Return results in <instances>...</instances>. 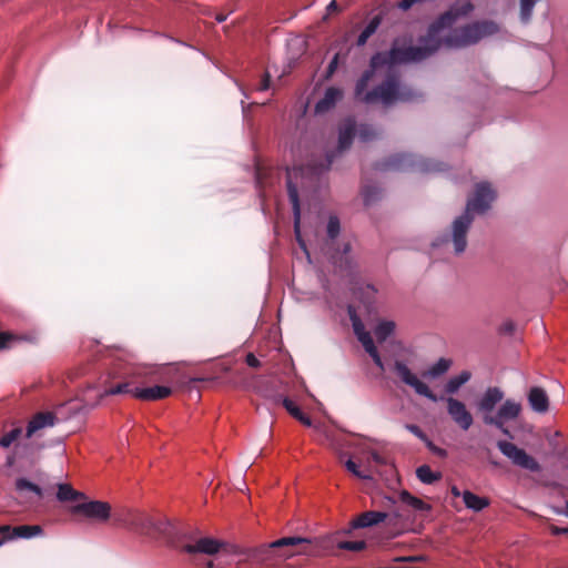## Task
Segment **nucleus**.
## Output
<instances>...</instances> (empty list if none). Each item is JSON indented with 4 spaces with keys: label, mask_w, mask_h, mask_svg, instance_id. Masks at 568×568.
Masks as SVG:
<instances>
[{
    "label": "nucleus",
    "mask_w": 568,
    "mask_h": 568,
    "mask_svg": "<svg viewBox=\"0 0 568 568\" xmlns=\"http://www.w3.org/2000/svg\"><path fill=\"white\" fill-rule=\"evenodd\" d=\"M471 10L473 4L466 2L459 9H450L442 13L428 27L427 34L420 38L419 41L422 45H406L407 42H412V39H394L388 51L377 52L372 57L373 67H393L427 59L434 54L443 43L439 32L452 27L459 17L468 14Z\"/></svg>",
    "instance_id": "nucleus-1"
},
{
    "label": "nucleus",
    "mask_w": 568,
    "mask_h": 568,
    "mask_svg": "<svg viewBox=\"0 0 568 568\" xmlns=\"http://www.w3.org/2000/svg\"><path fill=\"white\" fill-rule=\"evenodd\" d=\"M381 67H373L369 61V69L365 70L355 85V99L366 104L381 102L384 105H390L397 101L408 102L417 98V93L409 87L402 84L399 75L389 71L385 80L373 90L366 91L372 81L375 71Z\"/></svg>",
    "instance_id": "nucleus-2"
},
{
    "label": "nucleus",
    "mask_w": 568,
    "mask_h": 568,
    "mask_svg": "<svg viewBox=\"0 0 568 568\" xmlns=\"http://www.w3.org/2000/svg\"><path fill=\"white\" fill-rule=\"evenodd\" d=\"M334 156V153H327L325 160L321 163L312 161L305 165L294 166L293 169H287L286 171L287 194L292 204L294 217V233L301 246H304V244L301 240V205L297 180H310L311 182L316 181L323 172L331 168Z\"/></svg>",
    "instance_id": "nucleus-3"
},
{
    "label": "nucleus",
    "mask_w": 568,
    "mask_h": 568,
    "mask_svg": "<svg viewBox=\"0 0 568 568\" xmlns=\"http://www.w3.org/2000/svg\"><path fill=\"white\" fill-rule=\"evenodd\" d=\"M170 547L189 555H215L223 547V542L211 537H203L197 528L176 525Z\"/></svg>",
    "instance_id": "nucleus-4"
},
{
    "label": "nucleus",
    "mask_w": 568,
    "mask_h": 568,
    "mask_svg": "<svg viewBox=\"0 0 568 568\" xmlns=\"http://www.w3.org/2000/svg\"><path fill=\"white\" fill-rule=\"evenodd\" d=\"M339 232L341 223L338 217L335 215L329 216L322 252L329 258L335 267L341 271L352 272L355 267V261L351 255L352 245L349 242H343L341 246L337 245Z\"/></svg>",
    "instance_id": "nucleus-5"
},
{
    "label": "nucleus",
    "mask_w": 568,
    "mask_h": 568,
    "mask_svg": "<svg viewBox=\"0 0 568 568\" xmlns=\"http://www.w3.org/2000/svg\"><path fill=\"white\" fill-rule=\"evenodd\" d=\"M176 524L165 517H154L136 509L131 531L150 538H161L170 546Z\"/></svg>",
    "instance_id": "nucleus-6"
},
{
    "label": "nucleus",
    "mask_w": 568,
    "mask_h": 568,
    "mask_svg": "<svg viewBox=\"0 0 568 568\" xmlns=\"http://www.w3.org/2000/svg\"><path fill=\"white\" fill-rule=\"evenodd\" d=\"M376 169L381 171H420L438 172L444 171V164L428 159H418L415 155L399 153L394 154L385 161L377 163Z\"/></svg>",
    "instance_id": "nucleus-7"
},
{
    "label": "nucleus",
    "mask_w": 568,
    "mask_h": 568,
    "mask_svg": "<svg viewBox=\"0 0 568 568\" xmlns=\"http://www.w3.org/2000/svg\"><path fill=\"white\" fill-rule=\"evenodd\" d=\"M497 27L494 22H475L454 29L444 40L450 48H464L477 43L486 36L493 34Z\"/></svg>",
    "instance_id": "nucleus-8"
},
{
    "label": "nucleus",
    "mask_w": 568,
    "mask_h": 568,
    "mask_svg": "<svg viewBox=\"0 0 568 568\" xmlns=\"http://www.w3.org/2000/svg\"><path fill=\"white\" fill-rule=\"evenodd\" d=\"M474 222V216L463 213L450 224L449 231L438 237L433 246L450 245L455 255H462L468 245V232Z\"/></svg>",
    "instance_id": "nucleus-9"
},
{
    "label": "nucleus",
    "mask_w": 568,
    "mask_h": 568,
    "mask_svg": "<svg viewBox=\"0 0 568 568\" xmlns=\"http://www.w3.org/2000/svg\"><path fill=\"white\" fill-rule=\"evenodd\" d=\"M303 542H308V540L301 537H284L257 548L254 558L262 562L274 564L275 557H288L294 555L292 548Z\"/></svg>",
    "instance_id": "nucleus-10"
},
{
    "label": "nucleus",
    "mask_w": 568,
    "mask_h": 568,
    "mask_svg": "<svg viewBox=\"0 0 568 568\" xmlns=\"http://www.w3.org/2000/svg\"><path fill=\"white\" fill-rule=\"evenodd\" d=\"M356 133V123L354 119L348 118L339 125L337 152H343L351 148ZM358 138L363 142H368L377 138L378 133L369 124H361L357 129Z\"/></svg>",
    "instance_id": "nucleus-11"
},
{
    "label": "nucleus",
    "mask_w": 568,
    "mask_h": 568,
    "mask_svg": "<svg viewBox=\"0 0 568 568\" xmlns=\"http://www.w3.org/2000/svg\"><path fill=\"white\" fill-rule=\"evenodd\" d=\"M496 200V191L488 182H479L475 185L474 194L467 200L465 211L468 216H474L475 213H486L491 203Z\"/></svg>",
    "instance_id": "nucleus-12"
},
{
    "label": "nucleus",
    "mask_w": 568,
    "mask_h": 568,
    "mask_svg": "<svg viewBox=\"0 0 568 568\" xmlns=\"http://www.w3.org/2000/svg\"><path fill=\"white\" fill-rule=\"evenodd\" d=\"M71 513L74 515H81L84 518L98 524H105L111 519L112 507L106 501L88 500L85 497V499L75 504L71 508Z\"/></svg>",
    "instance_id": "nucleus-13"
},
{
    "label": "nucleus",
    "mask_w": 568,
    "mask_h": 568,
    "mask_svg": "<svg viewBox=\"0 0 568 568\" xmlns=\"http://www.w3.org/2000/svg\"><path fill=\"white\" fill-rule=\"evenodd\" d=\"M521 413V404L513 399H506L498 408L494 416L485 418V425L494 426L499 429L505 436L513 439L514 435L505 426L506 422L514 420L519 417Z\"/></svg>",
    "instance_id": "nucleus-14"
},
{
    "label": "nucleus",
    "mask_w": 568,
    "mask_h": 568,
    "mask_svg": "<svg viewBox=\"0 0 568 568\" xmlns=\"http://www.w3.org/2000/svg\"><path fill=\"white\" fill-rule=\"evenodd\" d=\"M497 447L500 453L506 456L515 466L532 473L540 471V464L532 456L526 453L525 449L519 448L514 443L507 440H498Z\"/></svg>",
    "instance_id": "nucleus-15"
},
{
    "label": "nucleus",
    "mask_w": 568,
    "mask_h": 568,
    "mask_svg": "<svg viewBox=\"0 0 568 568\" xmlns=\"http://www.w3.org/2000/svg\"><path fill=\"white\" fill-rule=\"evenodd\" d=\"M393 372L403 384L412 387L416 394L432 402L438 400V397L430 390L428 385L422 382L403 361L396 359L394 362Z\"/></svg>",
    "instance_id": "nucleus-16"
},
{
    "label": "nucleus",
    "mask_w": 568,
    "mask_h": 568,
    "mask_svg": "<svg viewBox=\"0 0 568 568\" xmlns=\"http://www.w3.org/2000/svg\"><path fill=\"white\" fill-rule=\"evenodd\" d=\"M505 393L496 386L488 387L476 403L477 413L480 415L483 423L488 416H494L496 406L503 402Z\"/></svg>",
    "instance_id": "nucleus-17"
},
{
    "label": "nucleus",
    "mask_w": 568,
    "mask_h": 568,
    "mask_svg": "<svg viewBox=\"0 0 568 568\" xmlns=\"http://www.w3.org/2000/svg\"><path fill=\"white\" fill-rule=\"evenodd\" d=\"M445 400L447 404V413L454 423L463 430H468L474 423V418L465 403L452 396L447 397Z\"/></svg>",
    "instance_id": "nucleus-18"
},
{
    "label": "nucleus",
    "mask_w": 568,
    "mask_h": 568,
    "mask_svg": "<svg viewBox=\"0 0 568 568\" xmlns=\"http://www.w3.org/2000/svg\"><path fill=\"white\" fill-rule=\"evenodd\" d=\"M57 422V416L52 412H40L33 415V417L29 420L26 437L31 438L39 430L54 426Z\"/></svg>",
    "instance_id": "nucleus-19"
},
{
    "label": "nucleus",
    "mask_w": 568,
    "mask_h": 568,
    "mask_svg": "<svg viewBox=\"0 0 568 568\" xmlns=\"http://www.w3.org/2000/svg\"><path fill=\"white\" fill-rule=\"evenodd\" d=\"M527 399L530 408L539 414H544L549 409V397L546 390L541 387L534 386L527 394Z\"/></svg>",
    "instance_id": "nucleus-20"
},
{
    "label": "nucleus",
    "mask_w": 568,
    "mask_h": 568,
    "mask_svg": "<svg viewBox=\"0 0 568 568\" xmlns=\"http://www.w3.org/2000/svg\"><path fill=\"white\" fill-rule=\"evenodd\" d=\"M172 394V389L168 386H152L146 388L135 387L133 397L142 400H158L169 397Z\"/></svg>",
    "instance_id": "nucleus-21"
},
{
    "label": "nucleus",
    "mask_w": 568,
    "mask_h": 568,
    "mask_svg": "<svg viewBox=\"0 0 568 568\" xmlns=\"http://www.w3.org/2000/svg\"><path fill=\"white\" fill-rule=\"evenodd\" d=\"M387 513L384 511H365L352 520V528H366L377 525L387 518Z\"/></svg>",
    "instance_id": "nucleus-22"
},
{
    "label": "nucleus",
    "mask_w": 568,
    "mask_h": 568,
    "mask_svg": "<svg viewBox=\"0 0 568 568\" xmlns=\"http://www.w3.org/2000/svg\"><path fill=\"white\" fill-rule=\"evenodd\" d=\"M136 509L133 508H116L112 511V524L119 528H125L131 531Z\"/></svg>",
    "instance_id": "nucleus-23"
},
{
    "label": "nucleus",
    "mask_w": 568,
    "mask_h": 568,
    "mask_svg": "<svg viewBox=\"0 0 568 568\" xmlns=\"http://www.w3.org/2000/svg\"><path fill=\"white\" fill-rule=\"evenodd\" d=\"M343 97V91L338 88L331 87L326 89L324 97L316 103V113H324L335 106L336 102Z\"/></svg>",
    "instance_id": "nucleus-24"
},
{
    "label": "nucleus",
    "mask_w": 568,
    "mask_h": 568,
    "mask_svg": "<svg viewBox=\"0 0 568 568\" xmlns=\"http://www.w3.org/2000/svg\"><path fill=\"white\" fill-rule=\"evenodd\" d=\"M57 498L59 501L65 503V501H82L85 499V495L79 490H75L71 485L69 484H59L58 485V491H57Z\"/></svg>",
    "instance_id": "nucleus-25"
},
{
    "label": "nucleus",
    "mask_w": 568,
    "mask_h": 568,
    "mask_svg": "<svg viewBox=\"0 0 568 568\" xmlns=\"http://www.w3.org/2000/svg\"><path fill=\"white\" fill-rule=\"evenodd\" d=\"M463 500L465 506L468 509L474 511H480L484 508L489 506V499L486 497H480L469 490L463 491Z\"/></svg>",
    "instance_id": "nucleus-26"
},
{
    "label": "nucleus",
    "mask_w": 568,
    "mask_h": 568,
    "mask_svg": "<svg viewBox=\"0 0 568 568\" xmlns=\"http://www.w3.org/2000/svg\"><path fill=\"white\" fill-rule=\"evenodd\" d=\"M470 377L471 374L468 371H463L460 374L450 377L445 385V392L449 395L456 394L458 389L470 379Z\"/></svg>",
    "instance_id": "nucleus-27"
},
{
    "label": "nucleus",
    "mask_w": 568,
    "mask_h": 568,
    "mask_svg": "<svg viewBox=\"0 0 568 568\" xmlns=\"http://www.w3.org/2000/svg\"><path fill=\"white\" fill-rule=\"evenodd\" d=\"M43 534V529L40 525H21L16 526L13 536L14 539L17 538H23V539H30L32 537H37Z\"/></svg>",
    "instance_id": "nucleus-28"
},
{
    "label": "nucleus",
    "mask_w": 568,
    "mask_h": 568,
    "mask_svg": "<svg viewBox=\"0 0 568 568\" xmlns=\"http://www.w3.org/2000/svg\"><path fill=\"white\" fill-rule=\"evenodd\" d=\"M381 22L382 18L379 16H375L374 18H372L368 24L358 36L356 44L358 47H363L364 44H366L367 40L376 32V30L381 26Z\"/></svg>",
    "instance_id": "nucleus-29"
},
{
    "label": "nucleus",
    "mask_w": 568,
    "mask_h": 568,
    "mask_svg": "<svg viewBox=\"0 0 568 568\" xmlns=\"http://www.w3.org/2000/svg\"><path fill=\"white\" fill-rule=\"evenodd\" d=\"M452 364V359L442 357L434 365H432L426 373H424V376L437 378L447 373Z\"/></svg>",
    "instance_id": "nucleus-30"
},
{
    "label": "nucleus",
    "mask_w": 568,
    "mask_h": 568,
    "mask_svg": "<svg viewBox=\"0 0 568 568\" xmlns=\"http://www.w3.org/2000/svg\"><path fill=\"white\" fill-rule=\"evenodd\" d=\"M395 323L392 321H382L379 322L375 329L374 335L378 343L385 342L394 332Z\"/></svg>",
    "instance_id": "nucleus-31"
},
{
    "label": "nucleus",
    "mask_w": 568,
    "mask_h": 568,
    "mask_svg": "<svg viewBox=\"0 0 568 568\" xmlns=\"http://www.w3.org/2000/svg\"><path fill=\"white\" fill-rule=\"evenodd\" d=\"M417 478L427 485L434 484L439 480L442 475L440 473H434L428 465H422L416 469Z\"/></svg>",
    "instance_id": "nucleus-32"
},
{
    "label": "nucleus",
    "mask_w": 568,
    "mask_h": 568,
    "mask_svg": "<svg viewBox=\"0 0 568 568\" xmlns=\"http://www.w3.org/2000/svg\"><path fill=\"white\" fill-rule=\"evenodd\" d=\"M399 498L403 504L410 506L415 510H429L430 506L423 501L422 499L410 495L408 491L403 490L399 495Z\"/></svg>",
    "instance_id": "nucleus-33"
},
{
    "label": "nucleus",
    "mask_w": 568,
    "mask_h": 568,
    "mask_svg": "<svg viewBox=\"0 0 568 568\" xmlns=\"http://www.w3.org/2000/svg\"><path fill=\"white\" fill-rule=\"evenodd\" d=\"M16 489L18 491L29 490V491L36 494L39 498L43 497V491H42L41 487L31 483L27 478H18L16 480Z\"/></svg>",
    "instance_id": "nucleus-34"
},
{
    "label": "nucleus",
    "mask_w": 568,
    "mask_h": 568,
    "mask_svg": "<svg viewBox=\"0 0 568 568\" xmlns=\"http://www.w3.org/2000/svg\"><path fill=\"white\" fill-rule=\"evenodd\" d=\"M22 435L21 427H14L8 433L3 434L0 438V446L3 448L10 447L16 440H18Z\"/></svg>",
    "instance_id": "nucleus-35"
},
{
    "label": "nucleus",
    "mask_w": 568,
    "mask_h": 568,
    "mask_svg": "<svg viewBox=\"0 0 568 568\" xmlns=\"http://www.w3.org/2000/svg\"><path fill=\"white\" fill-rule=\"evenodd\" d=\"M376 293L377 290L375 288L374 285L366 284L365 286L359 288V298L367 307H369L375 301Z\"/></svg>",
    "instance_id": "nucleus-36"
},
{
    "label": "nucleus",
    "mask_w": 568,
    "mask_h": 568,
    "mask_svg": "<svg viewBox=\"0 0 568 568\" xmlns=\"http://www.w3.org/2000/svg\"><path fill=\"white\" fill-rule=\"evenodd\" d=\"M540 0H520V19L527 23L532 14L534 7Z\"/></svg>",
    "instance_id": "nucleus-37"
},
{
    "label": "nucleus",
    "mask_w": 568,
    "mask_h": 568,
    "mask_svg": "<svg viewBox=\"0 0 568 568\" xmlns=\"http://www.w3.org/2000/svg\"><path fill=\"white\" fill-rule=\"evenodd\" d=\"M337 547H338V549H342V550L358 552V551L366 549L367 544L364 540H355V541L344 540V541H339L337 544Z\"/></svg>",
    "instance_id": "nucleus-38"
},
{
    "label": "nucleus",
    "mask_w": 568,
    "mask_h": 568,
    "mask_svg": "<svg viewBox=\"0 0 568 568\" xmlns=\"http://www.w3.org/2000/svg\"><path fill=\"white\" fill-rule=\"evenodd\" d=\"M379 190L373 185H365L363 187V197L366 205H369L378 199Z\"/></svg>",
    "instance_id": "nucleus-39"
},
{
    "label": "nucleus",
    "mask_w": 568,
    "mask_h": 568,
    "mask_svg": "<svg viewBox=\"0 0 568 568\" xmlns=\"http://www.w3.org/2000/svg\"><path fill=\"white\" fill-rule=\"evenodd\" d=\"M134 389L130 388L129 383H120L113 387L105 389V395H118V394H132Z\"/></svg>",
    "instance_id": "nucleus-40"
},
{
    "label": "nucleus",
    "mask_w": 568,
    "mask_h": 568,
    "mask_svg": "<svg viewBox=\"0 0 568 568\" xmlns=\"http://www.w3.org/2000/svg\"><path fill=\"white\" fill-rule=\"evenodd\" d=\"M358 341L367 353H374L377 349L369 332L359 335Z\"/></svg>",
    "instance_id": "nucleus-41"
},
{
    "label": "nucleus",
    "mask_w": 568,
    "mask_h": 568,
    "mask_svg": "<svg viewBox=\"0 0 568 568\" xmlns=\"http://www.w3.org/2000/svg\"><path fill=\"white\" fill-rule=\"evenodd\" d=\"M282 404L285 407V409L290 413V415L293 416L295 419L303 413L301 408L287 397L283 398Z\"/></svg>",
    "instance_id": "nucleus-42"
},
{
    "label": "nucleus",
    "mask_w": 568,
    "mask_h": 568,
    "mask_svg": "<svg viewBox=\"0 0 568 568\" xmlns=\"http://www.w3.org/2000/svg\"><path fill=\"white\" fill-rule=\"evenodd\" d=\"M345 467L348 471H351L354 476L361 478V479H369L371 478V475L368 474H365L363 471H361L358 469V466L356 465L355 462H353L352 459H348L346 463H345Z\"/></svg>",
    "instance_id": "nucleus-43"
},
{
    "label": "nucleus",
    "mask_w": 568,
    "mask_h": 568,
    "mask_svg": "<svg viewBox=\"0 0 568 568\" xmlns=\"http://www.w3.org/2000/svg\"><path fill=\"white\" fill-rule=\"evenodd\" d=\"M405 428L412 433L413 435H415L417 438H419L420 440L425 442L427 439V435L423 432V429L418 426V425H415V424H406L405 425Z\"/></svg>",
    "instance_id": "nucleus-44"
},
{
    "label": "nucleus",
    "mask_w": 568,
    "mask_h": 568,
    "mask_svg": "<svg viewBox=\"0 0 568 568\" xmlns=\"http://www.w3.org/2000/svg\"><path fill=\"white\" fill-rule=\"evenodd\" d=\"M426 444V447L433 453L435 454L436 456L440 457V458H445L447 457V452L438 446H436L432 440H429V438L427 437V439L424 442Z\"/></svg>",
    "instance_id": "nucleus-45"
},
{
    "label": "nucleus",
    "mask_w": 568,
    "mask_h": 568,
    "mask_svg": "<svg viewBox=\"0 0 568 568\" xmlns=\"http://www.w3.org/2000/svg\"><path fill=\"white\" fill-rule=\"evenodd\" d=\"M14 527H11L10 525H3L0 526V537L4 539V541L13 540Z\"/></svg>",
    "instance_id": "nucleus-46"
},
{
    "label": "nucleus",
    "mask_w": 568,
    "mask_h": 568,
    "mask_svg": "<svg viewBox=\"0 0 568 568\" xmlns=\"http://www.w3.org/2000/svg\"><path fill=\"white\" fill-rule=\"evenodd\" d=\"M339 54L336 53L327 65L325 78L329 79L338 67Z\"/></svg>",
    "instance_id": "nucleus-47"
},
{
    "label": "nucleus",
    "mask_w": 568,
    "mask_h": 568,
    "mask_svg": "<svg viewBox=\"0 0 568 568\" xmlns=\"http://www.w3.org/2000/svg\"><path fill=\"white\" fill-rule=\"evenodd\" d=\"M351 318L353 321L354 333L356 334V336L358 338L359 335H362L366 331L364 328V325L362 324V322L358 318L353 317V315H351Z\"/></svg>",
    "instance_id": "nucleus-48"
},
{
    "label": "nucleus",
    "mask_w": 568,
    "mask_h": 568,
    "mask_svg": "<svg viewBox=\"0 0 568 568\" xmlns=\"http://www.w3.org/2000/svg\"><path fill=\"white\" fill-rule=\"evenodd\" d=\"M245 362L250 367H253V368H257L261 366V362L253 353H248L246 355Z\"/></svg>",
    "instance_id": "nucleus-49"
},
{
    "label": "nucleus",
    "mask_w": 568,
    "mask_h": 568,
    "mask_svg": "<svg viewBox=\"0 0 568 568\" xmlns=\"http://www.w3.org/2000/svg\"><path fill=\"white\" fill-rule=\"evenodd\" d=\"M369 356L372 357V359L374 361L375 365L381 369V371H384L385 367H384V363L381 358V355L378 353V351L376 349L374 353H368Z\"/></svg>",
    "instance_id": "nucleus-50"
},
{
    "label": "nucleus",
    "mask_w": 568,
    "mask_h": 568,
    "mask_svg": "<svg viewBox=\"0 0 568 568\" xmlns=\"http://www.w3.org/2000/svg\"><path fill=\"white\" fill-rule=\"evenodd\" d=\"M550 529V532L555 536H558V535H568V527H558V526H555V525H551L549 527Z\"/></svg>",
    "instance_id": "nucleus-51"
},
{
    "label": "nucleus",
    "mask_w": 568,
    "mask_h": 568,
    "mask_svg": "<svg viewBox=\"0 0 568 568\" xmlns=\"http://www.w3.org/2000/svg\"><path fill=\"white\" fill-rule=\"evenodd\" d=\"M270 81H271V75L268 73H265L264 78L262 79V81L260 83L258 90L260 91L267 90L270 88Z\"/></svg>",
    "instance_id": "nucleus-52"
},
{
    "label": "nucleus",
    "mask_w": 568,
    "mask_h": 568,
    "mask_svg": "<svg viewBox=\"0 0 568 568\" xmlns=\"http://www.w3.org/2000/svg\"><path fill=\"white\" fill-rule=\"evenodd\" d=\"M296 419L306 427H311L313 425L311 417L304 413L297 416Z\"/></svg>",
    "instance_id": "nucleus-53"
},
{
    "label": "nucleus",
    "mask_w": 568,
    "mask_h": 568,
    "mask_svg": "<svg viewBox=\"0 0 568 568\" xmlns=\"http://www.w3.org/2000/svg\"><path fill=\"white\" fill-rule=\"evenodd\" d=\"M12 335L9 333L1 332L0 333V347H6L9 341H11Z\"/></svg>",
    "instance_id": "nucleus-54"
},
{
    "label": "nucleus",
    "mask_w": 568,
    "mask_h": 568,
    "mask_svg": "<svg viewBox=\"0 0 568 568\" xmlns=\"http://www.w3.org/2000/svg\"><path fill=\"white\" fill-rule=\"evenodd\" d=\"M514 329H515V325H514V323H513V322H506V323H504V324H503V326H501V331H503L504 333H508V334H510V333H513V332H514Z\"/></svg>",
    "instance_id": "nucleus-55"
},
{
    "label": "nucleus",
    "mask_w": 568,
    "mask_h": 568,
    "mask_svg": "<svg viewBox=\"0 0 568 568\" xmlns=\"http://www.w3.org/2000/svg\"><path fill=\"white\" fill-rule=\"evenodd\" d=\"M327 10L329 12L338 10V4H337L336 0H333V1L329 2V4L327 6Z\"/></svg>",
    "instance_id": "nucleus-56"
},
{
    "label": "nucleus",
    "mask_w": 568,
    "mask_h": 568,
    "mask_svg": "<svg viewBox=\"0 0 568 568\" xmlns=\"http://www.w3.org/2000/svg\"><path fill=\"white\" fill-rule=\"evenodd\" d=\"M450 491H452L454 497H459V496L463 497V493L456 486H453Z\"/></svg>",
    "instance_id": "nucleus-57"
},
{
    "label": "nucleus",
    "mask_w": 568,
    "mask_h": 568,
    "mask_svg": "<svg viewBox=\"0 0 568 568\" xmlns=\"http://www.w3.org/2000/svg\"><path fill=\"white\" fill-rule=\"evenodd\" d=\"M225 19H226V17H225V16H223V14H221V16H217V17H216V20H217L219 22H223Z\"/></svg>",
    "instance_id": "nucleus-58"
},
{
    "label": "nucleus",
    "mask_w": 568,
    "mask_h": 568,
    "mask_svg": "<svg viewBox=\"0 0 568 568\" xmlns=\"http://www.w3.org/2000/svg\"><path fill=\"white\" fill-rule=\"evenodd\" d=\"M373 459L376 460V462H379L381 460V457L377 453H373Z\"/></svg>",
    "instance_id": "nucleus-59"
},
{
    "label": "nucleus",
    "mask_w": 568,
    "mask_h": 568,
    "mask_svg": "<svg viewBox=\"0 0 568 568\" xmlns=\"http://www.w3.org/2000/svg\"><path fill=\"white\" fill-rule=\"evenodd\" d=\"M143 374L144 375H153V374H155V371H148V372H144Z\"/></svg>",
    "instance_id": "nucleus-60"
},
{
    "label": "nucleus",
    "mask_w": 568,
    "mask_h": 568,
    "mask_svg": "<svg viewBox=\"0 0 568 568\" xmlns=\"http://www.w3.org/2000/svg\"><path fill=\"white\" fill-rule=\"evenodd\" d=\"M7 464H8L9 466H11V465L13 464V458L9 457V458H8V460H7Z\"/></svg>",
    "instance_id": "nucleus-61"
},
{
    "label": "nucleus",
    "mask_w": 568,
    "mask_h": 568,
    "mask_svg": "<svg viewBox=\"0 0 568 568\" xmlns=\"http://www.w3.org/2000/svg\"><path fill=\"white\" fill-rule=\"evenodd\" d=\"M213 566H214L213 561H209L206 565L207 568H213Z\"/></svg>",
    "instance_id": "nucleus-62"
},
{
    "label": "nucleus",
    "mask_w": 568,
    "mask_h": 568,
    "mask_svg": "<svg viewBox=\"0 0 568 568\" xmlns=\"http://www.w3.org/2000/svg\"><path fill=\"white\" fill-rule=\"evenodd\" d=\"M4 539L0 537V547L4 544Z\"/></svg>",
    "instance_id": "nucleus-63"
},
{
    "label": "nucleus",
    "mask_w": 568,
    "mask_h": 568,
    "mask_svg": "<svg viewBox=\"0 0 568 568\" xmlns=\"http://www.w3.org/2000/svg\"><path fill=\"white\" fill-rule=\"evenodd\" d=\"M566 515L568 516V500L566 503Z\"/></svg>",
    "instance_id": "nucleus-64"
}]
</instances>
